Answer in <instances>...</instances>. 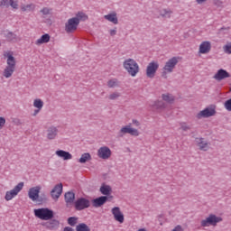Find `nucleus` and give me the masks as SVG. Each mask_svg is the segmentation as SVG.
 I'll list each match as a JSON object with an SVG mask.
<instances>
[{"label": "nucleus", "instance_id": "obj_27", "mask_svg": "<svg viewBox=\"0 0 231 231\" xmlns=\"http://www.w3.org/2000/svg\"><path fill=\"white\" fill-rule=\"evenodd\" d=\"M64 198L66 203H73L75 201V193L73 191L66 192Z\"/></svg>", "mask_w": 231, "mask_h": 231}, {"label": "nucleus", "instance_id": "obj_44", "mask_svg": "<svg viewBox=\"0 0 231 231\" xmlns=\"http://www.w3.org/2000/svg\"><path fill=\"white\" fill-rule=\"evenodd\" d=\"M131 136H140V132H138V129L132 128L130 130Z\"/></svg>", "mask_w": 231, "mask_h": 231}, {"label": "nucleus", "instance_id": "obj_48", "mask_svg": "<svg viewBox=\"0 0 231 231\" xmlns=\"http://www.w3.org/2000/svg\"><path fill=\"white\" fill-rule=\"evenodd\" d=\"M13 123L15 125H21L23 123L21 122V119L19 118H14L13 119Z\"/></svg>", "mask_w": 231, "mask_h": 231}, {"label": "nucleus", "instance_id": "obj_38", "mask_svg": "<svg viewBox=\"0 0 231 231\" xmlns=\"http://www.w3.org/2000/svg\"><path fill=\"white\" fill-rule=\"evenodd\" d=\"M40 14H42L43 17L46 15H51V8L43 7L42 10H40Z\"/></svg>", "mask_w": 231, "mask_h": 231}, {"label": "nucleus", "instance_id": "obj_21", "mask_svg": "<svg viewBox=\"0 0 231 231\" xmlns=\"http://www.w3.org/2000/svg\"><path fill=\"white\" fill-rule=\"evenodd\" d=\"M0 6H5L6 8L12 6V8L17 10V8H19V4H17V1L14 2V0H1Z\"/></svg>", "mask_w": 231, "mask_h": 231}, {"label": "nucleus", "instance_id": "obj_41", "mask_svg": "<svg viewBox=\"0 0 231 231\" xmlns=\"http://www.w3.org/2000/svg\"><path fill=\"white\" fill-rule=\"evenodd\" d=\"M120 97V93L115 92L109 95L108 98L109 100H116Z\"/></svg>", "mask_w": 231, "mask_h": 231}, {"label": "nucleus", "instance_id": "obj_36", "mask_svg": "<svg viewBox=\"0 0 231 231\" xmlns=\"http://www.w3.org/2000/svg\"><path fill=\"white\" fill-rule=\"evenodd\" d=\"M74 19H78L79 24H80V21H86V19H88V15H86V14L82 12H79L76 14V17H74Z\"/></svg>", "mask_w": 231, "mask_h": 231}, {"label": "nucleus", "instance_id": "obj_2", "mask_svg": "<svg viewBox=\"0 0 231 231\" xmlns=\"http://www.w3.org/2000/svg\"><path fill=\"white\" fill-rule=\"evenodd\" d=\"M124 68L125 69H126V71H128L131 77H136V75L140 71V67L138 66V63H136L133 59H128L125 60Z\"/></svg>", "mask_w": 231, "mask_h": 231}, {"label": "nucleus", "instance_id": "obj_7", "mask_svg": "<svg viewBox=\"0 0 231 231\" xmlns=\"http://www.w3.org/2000/svg\"><path fill=\"white\" fill-rule=\"evenodd\" d=\"M23 187L24 182H20L13 189L6 191L5 197V201H11V199H14V198L23 190Z\"/></svg>", "mask_w": 231, "mask_h": 231}, {"label": "nucleus", "instance_id": "obj_16", "mask_svg": "<svg viewBox=\"0 0 231 231\" xmlns=\"http://www.w3.org/2000/svg\"><path fill=\"white\" fill-rule=\"evenodd\" d=\"M42 225V226H45L47 230H57L60 225V222H59L57 219H51L50 221L44 222Z\"/></svg>", "mask_w": 231, "mask_h": 231}, {"label": "nucleus", "instance_id": "obj_49", "mask_svg": "<svg viewBox=\"0 0 231 231\" xmlns=\"http://www.w3.org/2000/svg\"><path fill=\"white\" fill-rule=\"evenodd\" d=\"M132 124H134V125H135V127H139L140 125V121L136 120V119H133L132 120Z\"/></svg>", "mask_w": 231, "mask_h": 231}, {"label": "nucleus", "instance_id": "obj_24", "mask_svg": "<svg viewBox=\"0 0 231 231\" xmlns=\"http://www.w3.org/2000/svg\"><path fill=\"white\" fill-rule=\"evenodd\" d=\"M104 19H106L109 23H112L113 24H118V17L116 16V13H115V12L106 14L104 16Z\"/></svg>", "mask_w": 231, "mask_h": 231}, {"label": "nucleus", "instance_id": "obj_11", "mask_svg": "<svg viewBox=\"0 0 231 231\" xmlns=\"http://www.w3.org/2000/svg\"><path fill=\"white\" fill-rule=\"evenodd\" d=\"M97 156L102 160H109L111 158V149L107 146L100 147L97 151Z\"/></svg>", "mask_w": 231, "mask_h": 231}, {"label": "nucleus", "instance_id": "obj_54", "mask_svg": "<svg viewBox=\"0 0 231 231\" xmlns=\"http://www.w3.org/2000/svg\"><path fill=\"white\" fill-rule=\"evenodd\" d=\"M207 0H197L198 5H201L202 3H205Z\"/></svg>", "mask_w": 231, "mask_h": 231}, {"label": "nucleus", "instance_id": "obj_5", "mask_svg": "<svg viewBox=\"0 0 231 231\" xmlns=\"http://www.w3.org/2000/svg\"><path fill=\"white\" fill-rule=\"evenodd\" d=\"M15 64H17L15 59H7V65L3 72V75L5 77V79H10V77L14 75V71H15Z\"/></svg>", "mask_w": 231, "mask_h": 231}, {"label": "nucleus", "instance_id": "obj_29", "mask_svg": "<svg viewBox=\"0 0 231 231\" xmlns=\"http://www.w3.org/2000/svg\"><path fill=\"white\" fill-rule=\"evenodd\" d=\"M87 162H91V154L89 152H85L79 159V163H87Z\"/></svg>", "mask_w": 231, "mask_h": 231}, {"label": "nucleus", "instance_id": "obj_32", "mask_svg": "<svg viewBox=\"0 0 231 231\" xmlns=\"http://www.w3.org/2000/svg\"><path fill=\"white\" fill-rule=\"evenodd\" d=\"M36 201L39 205H42V203H46L48 201V196H46V193H42L41 195H38Z\"/></svg>", "mask_w": 231, "mask_h": 231}, {"label": "nucleus", "instance_id": "obj_14", "mask_svg": "<svg viewBox=\"0 0 231 231\" xmlns=\"http://www.w3.org/2000/svg\"><path fill=\"white\" fill-rule=\"evenodd\" d=\"M228 78H230V73L223 69H218L213 77V79H215V80H217L218 82H221V80H225V79Z\"/></svg>", "mask_w": 231, "mask_h": 231}, {"label": "nucleus", "instance_id": "obj_45", "mask_svg": "<svg viewBox=\"0 0 231 231\" xmlns=\"http://www.w3.org/2000/svg\"><path fill=\"white\" fill-rule=\"evenodd\" d=\"M226 109L227 111H231V98H229L228 100H226L224 104Z\"/></svg>", "mask_w": 231, "mask_h": 231}, {"label": "nucleus", "instance_id": "obj_18", "mask_svg": "<svg viewBox=\"0 0 231 231\" xmlns=\"http://www.w3.org/2000/svg\"><path fill=\"white\" fill-rule=\"evenodd\" d=\"M112 214L114 216V219L118 221V223H124V213L120 211L119 207H115L112 208Z\"/></svg>", "mask_w": 231, "mask_h": 231}, {"label": "nucleus", "instance_id": "obj_34", "mask_svg": "<svg viewBox=\"0 0 231 231\" xmlns=\"http://www.w3.org/2000/svg\"><path fill=\"white\" fill-rule=\"evenodd\" d=\"M152 107H155V109H165V103L163 101H154L152 105Z\"/></svg>", "mask_w": 231, "mask_h": 231}, {"label": "nucleus", "instance_id": "obj_4", "mask_svg": "<svg viewBox=\"0 0 231 231\" xmlns=\"http://www.w3.org/2000/svg\"><path fill=\"white\" fill-rule=\"evenodd\" d=\"M177 64L178 59H170L163 67V71L162 72V79H167V74L172 73Z\"/></svg>", "mask_w": 231, "mask_h": 231}, {"label": "nucleus", "instance_id": "obj_56", "mask_svg": "<svg viewBox=\"0 0 231 231\" xmlns=\"http://www.w3.org/2000/svg\"><path fill=\"white\" fill-rule=\"evenodd\" d=\"M138 231H147L145 228H141Z\"/></svg>", "mask_w": 231, "mask_h": 231}, {"label": "nucleus", "instance_id": "obj_8", "mask_svg": "<svg viewBox=\"0 0 231 231\" xmlns=\"http://www.w3.org/2000/svg\"><path fill=\"white\" fill-rule=\"evenodd\" d=\"M79 24V18H69L65 23L66 33H74V32H77Z\"/></svg>", "mask_w": 231, "mask_h": 231}, {"label": "nucleus", "instance_id": "obj_10", "mask_svg": "<svg viewBox=\"0 0 231 231\" xmlns=\"http://www.w3.org/2000/svg\"><path fill=\"white\" fill-rule=\"evenodd\" d=\"M74 207L76 210H86L91 207V202L86 198H79L75 201Z\"/></svg>", "mask_w": 231, "mask_h": 231}, {"label": "nucleus", "instance_id": "obj_55", "mask_svg": "<svg viewBox=\"0 0 231 231\" xmlns=\"http://www.w3.org/2000/svg\"><path fill=\"white\" fill-rule=\"evenodd\" d=\"M39 111H41L39 110V108L37 110H34L33 116H36L39 114Z\"/></svg>", "mask_w": 231, "mask_h": 231}, {"label": "nucleus", "instance_id": "obj_46", "mask_svg": "<svg viewBox=\"0 0 231 231\" xmlns=\"http://www.w3.org/2000/svg\"><path fill=\"white\" fill-rule=\"evenodd\" d=\"M180 129H182V131H189L190 130V126L187 125L185 123H181Z\"/></svg>", "mask_w": 231, "mask_h": 231}, {"label": "nucleus", "instance_id": "obj_50", "mask_svg": "<svg viewBox=\"0 0 231 231\" xmlns=\"http://www.w3.org/2000/svg\"><path fill=\"white\" fill-rule=\"evenodd\" d=\"M110 35L111 37H115V35H116V28L110 30Z\"/></svg>", "mask_w": 231, "mask_h": 231}, {"label": "nucleus", "instance_id": "obj_20", "mask_svg": "<svg viewBox=\"0 0 231 231\" xmlns=\"http://www.w3.org/2000/svg\"><path fill=\"white\" fill-rule=\"evenodd\" d=\"M58 134H59V129L57 128V126H50L47 129V138L49 140H55Z\"/></svg>", "mask_w": 231, "mask_h": 231}, {"label": "nucleus", "instance_id": "obj_26", "mask_svg": "<svg viewBox=\"0 0 231 231\" xmlns=\"http://www.w3.org/2000/svg\"><path fill=\"white\" fill-rule=\"evenodd\" d=\"M46 42H50V34L48 33L42 35V37L36 41L35 44L37 46H41V44H44Z\"/></svg>", "mask_w": 231, "mask_h": 231}, {"label": "nucleus", "instance_id": "obj_6", "mask_svg": "<svg viewBox=\"0 0 231 231\" xmlns=\"http://www.w3.org/2000/svg\"><path fill=\"white\" fill-rule=\"evenodd\" d=\"M216 113V106L211 105L210 106H208L204 110L198 113L197 118L199 120H201V118H210V116H215Z\"/></svg>", "mask_w": 231, "mask_h": 231}, {"label": "nucleus", "instance_id": "obj_51", "mask_svg": "<svg viewBox=\"0 0 231 231\" xmlns=\"http://www.w3.org/2000/svg\"><path fill=\"white\" fill-rule=\"evenodd\" d=\"M171 231H183V228L181 227V226H175V228L172 229Z\"/></svg>", "mask_w": 231, "mask_h": 231}, {"label": "nucleus", "instance_id": "obj_40", "mask_svg": "<svg viewBox=\"0 0 231 231\" xmlns=\"http://www.w3.org/2000/svg\"><path fill=\"white\" fill-rule=\"evenodd\" d=\"M116 82H117V79H110L107 81V87L108 88H116Z\"/></svg>", "mask_w": 231, "mask_h": 231}, {"label": "nucleus", "instance_id": "obj_37", "mask_svg": "<svg viewBox=\"0 0 231 231\" xmlns=\"http://www.w3.org/2000/svg\"><path fill=\"white\" fill-rule=\"evenodd\" d=\"M67 222H68V225H69L70 226H75V225H77V223L79 222V217H69Z\"/></svg>", "mask_w": 231, "mask_h": 231}, {"label": "nucleus", "instance_id": "obj_12", "mask_svg": "<svg viewBox=\"0 0 231 231\" xmlns=\"http://www.w3.org/2000/svg\"><path fill=\"white\" fill-rule=\"evenodd\" d=\"M40 193L41 186L32 187L28 191L29 199H32V201H37Z\"/></svg>", "mask_w": 231, "mask_h": 231}, {"label": "nucleus", "instance_id": "obj_31", "mask_svg": "<svg viewBox=\"0 0 231 231\" xmlns=\"http://www.w3.org/2000/svg\"><path fill=\"white\" fill-rule=\"evenodd\" d=\"M162 100H164V102H167L168 104H174V96L171 94H162Z\"/></svg>", "mask_w": 231, "mask_h": 231}, {"label": "nucleus", "instance_id": "obj_42", "mask_svg": "<svg viewBox=\"0 0 231 231\" xmlns=\"http://www.w3.org/2000/svg\"><path fill=\"white\" fill-rule=\"evenodd\" d=\"M5 59H14V51H7L4 53Z\"/></svg>", "mask_w": 231, "mask_h": 231}, {"label": "nucleus", "instance_id": "obj_30", "mask_svg": "<svg viewBox=\"0 0 231 231\" xmlns=\"http://www.w3.org/2000/svg\"><path fill=\"white\" fill-rule=\"evenodd\" d=\"M161 17H163V19H171V16L172 15V11L171 9H162L160 12Z\"/></svg>", "mask_w": 231, "mask_h": 231}, {"label": "nucleus", "instance_id": "obj_53", "mask_svg": "<svg viewBox=\"0 0 231 231\" xmlns=\"http://www.w3.org/2000/svg\"><path fill=\"white\" fill-rule=\"evenodd\" d=\"M225 30H230V28H225V27H222L218 30V33H223V32H225Z\"/></svg>", "mask_w": 231, "mask_h": 231}, {"label": "nucleus", "instance_id": "obj_52", "mask_svg": "<svg viewBox=\"0 0 231 231\" xmlns=\"http://www.w3.org/2000/svg\"><path fill=\"white\" fill-rule=\"evenodd\" d=\"M63 231H75V229H73V227H70V226H65L63 228Z\"/></svg>", "mask_w": 231, "mask_h": 231}, {"label": "nucleus", "instance_id": "obj_47", "mask_svg": "<svg viewBox=\"0 0 231 231\" xmlns=\"http://www.w3.org/2000/svg\"><path fill=\"white\" fill-rule=\"evenodd\" d=\"M5 124H6V119L5 117L0 116V129H3L5 127Z\"/></svg>", "mask_w": 231, "mask_h": 231}, {"label": "nucleus", "instance_id": "obj_39", "mask_svg": "<svg viewBox=\"0 0 231 231\" xmlns=\"http://www.w3.org/2000/svg\"><path fill=\"white\" fill-rule=\"evenodd\" d=\"M33 106L39 109L42 110V106H44V102H42L41 99H35L33 102Z\"/></svg>", "mask_w": 231, "mask_h": 231}, {"label": "nucleus", "instance_id": "obj_9", "mask_svg": "<svg viewBox=\"0 0 231 231\" xmlns=\"http://www.w3.org/2000/svg\"><path fill=\"white\" fill-rule=\"evenodd\" d=\"M160 68V63L158 61L152 60V62L148 63L146 67V77L148 79H154L156 77V71H158Z\"/></svg>", "mask_w": 231, "mask_h": 231}, {"label": "nucleus", "instance_id": "obj_25", "mask_svg": "<svg viewBox=\"0 0 231 231\" xmlns=\"http://www.w3.org/2000/svg\"><path fill=\"white\" fill-rule=\"evenodd\" d=\"M131 125H125L118 132V138H124V134H131Z\"/></svg>", "mask_w": 231, "mask_h": 231}, {"label": "nucleus", "instance_id": "obj_23", "mask_svg": "<svg viewBox=\"0 0 231 231\" xmlns=\"http://www.w3.org/2000/svg\"><path fill=\"white\" fill-rule=\"evenodd\" d=\"M56 155L59 156V158H62L65 161L71 160L73 158V155H71L69 152H66L64 150L56 151Z\"/></svg>", "mask_w": 231, "mask_h": 231}, {"label": "nucleus", "instance_id": "obj_28", "mask_svg": "<svg viewBox=\"0 0 231 231\" xmlns=\"http://www.w3.org/2000/svg\"><path fill=\"white\" fill-rule=\"evenodd\" d=\"M112 191H113V189H111V186H109V185H103L100 187V192L104 196H109V194H111Z\"/></svg>", "mask_w": 231, "mask_h": 231}, {"label": "nucleus", "instance_id": "obj_13", "mask_svg": "<svg viewBox=\"0 0 231 231\" xmlns=\"http://www.w3.org/2000/svg\"><path fill=\"white\" fill-rule=\"evenodd\" d=\"M62 183L56 184L51 191L52 199H59L62 194Z\"/></svg>", "mask_w": 231, "mask_h": 231}, {"label": "nucleus", "instance_id": "obj_17", "mask_svg": "<svg viewBox=\"0 0 231 231\" xmlns=\"http://www.w3.org/2000/svg\"><path fill=\"white\" fill-rule=\"evenodd\" d=\"M195 142L199 148V151H207L210 145V143L205 141V138L203 137H196Z\"/></svg>", "mask_w": 231, "mask_h": 231}, {"label": "nucleus", "instance_id": "obj_15", "mask_svg": "<svg viewBox=\"0 0 231 231\" xmlns=\"http://www.w3.org/2000/svg\"><path fill=\"white\" fill-rule=\"evenodd\" d=\"M107 196H101L99 198L92 199V205L95 208H99V207H102L103 205H106L107 203Z\"/></svg>", "mask_w": 231, "mask_h": 231}, {"label": "nucleus", "instance_id": "obj_22", "mask_svg": "<svg viewBox=\"0 0 231 231\" xmlns=\"http://www.w3.org/2000/svg\"><path fill=\"white\" fill-rule=\"evenodd\" d=\"M212 48V44H210V42H203L199 45V53H209L210 50Z\"/></svg>", "mask_w": 231, "mask_h": 231}, {"label": "nucleus", "instance_id": "obj_43", "mask_svg": "<svg viewBox=\"0 0 231 231\" xmlns=\"http://www.w3.org/2000/svg\"><path fill=\"white\" fill-rule=\"evenodd\" d=\"M223 50H224L225 53H227V54L230 55V53H231V43H228L227 45H225L223 47Z\"/></svg>", "mask_w": 231, "mask_h": 231}, {"label": "nucleus", "instance_id": "obj_57", "mask_svg": "<svg viewBox=\"0 0 231 231\" xmlns=\"http://www.w3.org/2000/svg\"><path fill=\"white\" fill-rule=\"evenodd\" d=\"M172 59H176V57H173Z\"/></svg>", "mask_w": 231, "mask_h": 231}, {"label": "nucleus", "instance_id": "obj_33", "mask_svg": "<svg viewBox=\"0 0 231 231\" xmlns=\"http://www.w3.org/2000/svg\"><path fill=\"white\" fill-rule=\"evenodd\" d=\"M76 231H91V228L88 227V224L80 223L76 226Z\"/></svg>", "mask_w": 231, "mask_h": 231}, {"label": "nucleus", "instance_id": "obj_1", "mask_svg": "<svg viewBox=\"0 0 231 231\" xmlns=\"http://www.w3.org/2000/svg\"><path fill=\"white\" fill-rule=\"evenodd\" d=\"M34 216L42 221H50V219H53L54 213L48 208H41L34 209Z\"/></svg>", "mask_w": 231, "mask_h": 231}, {"label": "nucleus", "instance_id": "obj_35", "mask_svg": "<svg viewBox=\"0 0 231 231\" xmlns=\"http://www.w3.org/2000/svg\"><path fill=\"white\" fill-rule=\"evenodd\" d=\"M21 10L22 12H33V10H35V5L33 4L22 5Z\"/></svg>", "mask_w": 231, "mask_h": 231}, {"label": "nucleus", "instance_id": "obj_19", "mask_svg": "<svg viewBox=\"0 0 231 231\" xmlns=\"http://www.w3.org/2000/svg\"><path fill=\"white\" fill-rule=\"evenodd\" d=\"M5 37L7 42H19L21 41V37L12 31H8L5 33Z\"/></svg>", "mask_w": 231, "mask_h": 231}, {"label": "nucleus", "instance_id": "obj_3", "mask_svg": "<svg viewBox=\"0 0 231 231\" xmlns=\"http://www.w3.org/2000/svg\"><path fill=\"white\" fill-rule=\"evenodd\" d=\"M223 217L210 214L206 219L201 220V226H217V223H221Z\"/></svg>", "mask_w": 231, "mask_h": 231}]
</instances>
